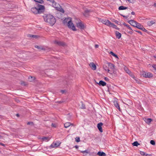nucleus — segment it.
I'll return each mask as SVG.
<instances>
[{
	"mask_svg": "<svg viewBox=\"0 0 156 156\" xmlns=\"http://www.w3.org/2000/svg\"><path fill=\"white\" fill-rule=\"evenodd\" d=\"M43 17L44 21L52 26L56 22L55 18L51 15L50 14H44Z\"/></svg>",
	"mask_w": 156,
	"mask_h": 156,
	"instance_id": "obj_1",
	"label": "nucleus"
},
{
	"mask_svg": "<svg viewBox=\"0 0 156 156\" xmlns=\"http://www.w3.org/2000/svg\"><path fill=\"white\" fill-rule=\"evenodd\" d=\"M36 6L32 8L31 9V12L34 14H41L44 12V6L38 3H36Z\"/></svg>",
	"mask_w": 156,
	"mask_h": 156,
	"instance_id": "obj_2",
	"label": "nucleus"
},
{
	"mask_svg": "<svg viewBox=\"0 0 156 156\" xmlns=\"http://www.w3.org/2000/svg\"><path fill=\"white\" fill-rule=\"evenodd\" d=\"M141 75L143 77L146 78H150L153 76V75L150 72H146L145 71L142 72Z\"/></svg>",
	"mask_w": 156,
	"mask_h": 156,
	"instance_id": "obj_3",
	"label": "nucleus"
},
{
	"mask_svg": "<svg viewBox=\"0 0 156 156\" xmlns=\"http://www.w3.org/2000/svg\"><path fill=\"white\" fill-rule=\"evenodd\" d=\"M67 26L69 29H72L73 31H76V30L75 26L71 20L69 21L68 22Z\"/></svg>",
	"mask_w": 156,
	"mask_h": 156,
	"instance_id": "obj_4",
	"label": "nucleus"
},
{
	"mask_svg": "<svg viewBox=\"0 0 156 156\" xmlns=\"http://www.w3.org/2000/svg\"><path fill=\"white\" fill-rule=\"evenodd\" d=\"M67 80H61L60 81L59 85H61L62 87H66L69 84L67 81Z\"/></svg>",
	"mask_w": 156,
	"mask_h": 156,
	"instance_id": "obj_5",
	"label": "nucleus"
},
{
	"mask_svg": "<svg viewBox=\"0 0 156 156\" xmlns=\"http://www.w3.org/2000/svg\"><path fill=\"white\" fill-rule=\"evenodd\" d=\"M106 25L112 27L113 28L117 30H119V28L117 27L116 25H115L114 23H111L110 21H108V23H106Z\"/></svg>",
	"mask_w": 156,
	"mask_h": 156,
	"instance_id": "obj_6",
	"label": "nucleus"
},
{
	"mask_svg": "<svg viewBox=\"0 0 156 156\" xmlns=\"http://www.w3.org/2000/svg\"><path fill=\"white\" fill-rule=\"evenodd\" d=\"M54 43L60 46H65L66 45V44L65 42L57 40H55L54 41Z\"/></svg>",
	"mask_w": 156,
	"mask_h": 156,
	"instance_id": "obj_7",
	"label": "nucleus"
},
{
	"mask_svg": "<svg viewBox=\"0 0 156 156\" xmlns=\"http://www.w3.org/2000/svg\"><path fill=\"white\" fill-rule=\"evenodd\" d=\"M91 12V10L86 9L84 10L83 14L86 17H87L89 15V14Z\"/></svg>",
	"mask_w": 156,
	"mask_h": 156,
	"instance_id": "obj_8",
	"label": "nucleus"
},
{
	"mask_svg": "<svg viewBox=\"0 0 156 156\" xmlns=\"http://www.w3.org/2000/svg\"><path fill=\"white\" fill-rule=\"evenodd\" d=\"M76 26L77 27H79L81 29H84V26L81 22H79L77 23Z\"/></svg>",
	"mask_w": 156,
	"mask_h": 156,
	"instance_id": "obj_9",
	"label": "nucleus"
},
{
	"mask_svg": "<svg viewBox=\"0 0 156 156\" xmlns=\"http://www.w3.org/2000/svg\"><path fill=\"white\" fill-rule=\"evenodd\" d=\"M128 22L134 27H135L136 23H137V22L133 20H129L128 21Z\"/></svg>",
	"mask_w": 156,
	"mask_h": 156,
	"instance_id": "obj_10",
	"label": "nucleus"
},
{
	"mask_svg": "<svg viewBox=\"0 0 156 156\" xmlns=\"http://www.w3.org/2000/svg\"><path fill=\"white\" fill-rule=\"evenodd\" d=\"M49 1L50 2L52 3V5L53 7L55 8H57V6L59 5V4L55 2L54 0H47Z\"/></svg>",
	"mask_w": 156,
	"mask_h": 156,
	"instance_id": "obj_11",
	"label": "nucleus"
},
{
	"mask_svg": "<svg viewBox=\"0 0 156 156\" xmlns=\"http://www.w3.org/2000/svg\"><path fill=\"white\" fill-rule=\"evenodd\" d=\"M103 124L102 122H100L98 124L97 127L98 128L99 130V131L101 132H103V130L102 128V126L103 125Z\"/></svg>",
	"mask_w": 156,
	"mask_h": 156,
	"instance_id": "obj_12",
	"label": "nucleus"
},
{
	"mask_svg": "<svg viewBox=\"0 0 156 156\" xmlns=\"http://www.w3.org/2000/svg\"><path fill=\"white\" fill-rule=\"evenodd\" d=\"M94 81L97 84H99L100 86H104L106 85V83L105 82L102 80H100L99 83L96 82L95 80H94Z\"/></svg>",
	"mask_w": 156,
	"mask_h": 156,
	"instance_id": "obj_13",
	"label": "nucleus"
},
{
	"mask_svg": "<svg viewBox=\"0 0 156 156\" xmlns=\"http://www.w3.org/2000/svg\"><path fill=\"white\" fill-rule=\"evenodd\" d=\"M89 66L91 69L93 70H95L96 69V67L95 64L93 62H91L89 64Z\"/></svg>",
	"mask_w": 156,
	"mask_h": 156,
	"instance_id": "obj_14",
	"label": "nucleus"
},
{
	"mask_svg": "<svg viewBox=\"0 0 156 156\" xmlns=\"http://www.w3.org/2000/svg\"><path fill=\"white\" fill-rule=\"evenodd\" d=\"M115 34L116 37L118 39H120L121 37V34L118 31H115Z\"/></svg>",
	"mask_w": 156,
	"mask_h": 156,
	"instance_id": "obj_15",
	"label": "nucleus"
},
{
	"mask_svg": "<svg viewBox=\"0 0 156 156\" xmlns=\"http://www.w3.org/2000/svg\"><path fill=\"white\" fill-rule=\"evenodd\" d=\"M108 66L110 68L113 70H114L115 69V66L113 64L111 63H108Z\"/></svg>",
	"mask_w": 156,
	"mask_h": 156,
	"instance_id": "obj_16",
	"label": "nucleus"
},
{
	"mask_svg": "<svg viewBox=\"0 0 156 156\" xmlns=\"http://www.w3.org/2000/svg\"><path fill=\"white\" fill-rule=\"evenodd\" d=\"M97 155L99 156H106L105 153L103 152L98 151L97 153Z\"/></svg>",
	"mask_w": 156,
	"mask_h": 156,
	"instance_id": "obj_17",
	"label": "nucleus"
},
{
	"mask_svg": "<svg viewBox=\"0 0 156 156\" xmlns=\"http://www.w3.org/2000/svg\"><path fill=\"white\" fill-rule=\"evenodd\" d=\"M58 5L57 6V8H56V9L62 13H64V9L62 8L61 7H60L59 8V7H58Z\"/></svg>",
	"mask_w": 156,
	"mask_h": 156,
	"instance_id": "obj_18",
	"label": "nucleus"
},
{
	"mask_svg": "<svg viewBox=\"0 0 156 156\" xmlns=\"http://www.w3.org/2000/svg\"><path fill=\"white\" fill-rule=\"evenodd\" d=\"M143 26L141 25L140 23L137 22L136 25L135 26V27L139 29H141V27H142Z\"/></svg>",
	"mask_w": 156,
	"mask_h": 156,
	"instance_id": "obj_19",
	"label": "nucleus"
},
{
	"mask_svg": "<svg viewBox=\"0 0 156 156\" xmlns=\"http://www.w3.org/2000/svg\"><path fill=\"white\" fill-rule=\"evenodd\" d=\"M152 121V119L150 118L145 119V122L147 124H149Z\"/></svg>",
	"mask_w": 156,
	"mask_h": 156,
	"instance_id": "obj_20",
	"label": "nucleus"
},
{
	"mask_svg": "<svg viewBox=\"0 0 156 156\" xmlns=\"http://www.w3.org/2000/svg\"><path fill=\"white\" fill-rule=\"evenodd\" d=\"M71 124V123L69 122H67L64 124V127L66 128H67L69 127Z\"/></svg>",
	"mask_w": 156,
	"mask_h": 156,
	"instance_id": "obj_21",
	"label": "nucleus"
},
{
	"mask_svg": "<svg viewBox=\"0 0 156 156\" xmlns=\"http://www.w3.org/2000/svg\"><path fill=\"white\" fill-rule=\"evenodd\" d=\"M155 23V22L153 21H150L147 22V25L149 26H151L153 24Z\"/></svg>",
	"mask_w": 156,
	"mask_h": 156,
	"instance_id": "obj_22",
	"label": "nucleus"
},
{
	"mask_svg": "<svg viewBox=\"0 0 156 156\" xmlns=\"http://www.w3.org/2000/svg\"><path fill=\"white\" fill-rule=\"evenodd\" d=\"M127 7L124 6H121L119 7L118 9L119 10H123L127 9Z\"/></svg>",
	"mask_w": 156,
	"mask_h": 156,
	"instance_id": "obj_23",
	"label": "nucleus"
},
{
	"mask_svg": "<svg viewBox=\"0 0 156 156\" xmlns=\"http://www.w3.org/2000/svg\"><path fill=\"white\" fill-rule=\"evenodd\" d=\"M124 69L125 71L128 74L129 73H130V72H131L130 71V70L129 69L126 67L125 66L124 67Z\"/></svg>",
	"mask_w": 156,
	"mask_h": 156,
	"instance_id": "obj_24",
	"label": "nucleus"
},
{
	"mask_svg": "<svg viewBox=\"0 0 156 156\" xmlns=\"http://www.w3.org/2000/svg\"><path fill=\"white\" fill-rule=\"evenodd\" d=\"M114 105L120 111V108L119 106L118 103L116 101H115L114 102Z\"/></svg>",
	"mask_w": 156,
	"mask_h": 156,
	"instance_id": "obj_25",
	"label": "nucleus"
},
{
	"mask_svg": "<svg viewBox=\"0 0 156 156\" xmlns=\"http://www.w3.org/2000/svg\"><path fill=\"white\" fill-rule=\"evenodd\" d=\"M109 53L110 54H111L113 56L115 57V58H116L117 59H119V58L118 57V56L117 55L115 54L112 51H110V52Z\"/></svg>",
	"mask_w": 156,
	"mask_h": 156,
	"instance_id": "obj_26",
	"label": "nucleus"
},
{
	"mask_svg": "<svg viewBox=\"0 0 156 156\" xmlns=\"http://www.w3.org/2000/svg\"><path fill=\"white\" fill-rule=\"evenodd\" d=\"M28 37H33L34 38H37L38 37V36L34 35L29 34L28 35Z\"/></svg>",
	"mask_w": 156,
	"mask_h": 156,
	"instance_id": "obj_27",
	"label": "nucleus"
},
{
	"mask_svg": "<svg viewBox=\"0 0 156 156\" xmlns=\"http://www.w3.org/2000/svg\"><path fill=\"white\" fill-rule=\"evenodd\" d=\"M81 105L80 107V108L81 109H85L86 108L85 105L84 104H83V102L81 101Z\"/></svg>",
	"mask_w": 156,
	"mask_h": 156,
	"instance_id": "obj_28",
	"label": "nucleus"
},
{
	"mask_svg": "<svg viewBox=\"0 0 156 156\" xmlns=\"http://www.w3.org/2000/svg\"><path fill=\"white\" fill-rule=\"evenodd\" d=\"M132 145L133 146H137L138 145H139L140 144L137 141L134 142L133 144Z\"/></svg>",
	"mask_w": 156,
	"mask_h": 156,
	"instance_id": "obj_29",
	"label": "nucleus"
},
{
	"mask_svg": "<svg viewBox=\"0 0 156 156\" xmlns=\"http://www.w3.org/2000/svg\"><path fill=\"white\" fill-rule=\"evenodd\" d=\"M42 139L44 141H48L49 139L48 137H44L42 138Z\"/></svg>",
	"mask_w": 156,
	"mask_h": 156,
	"instance_id": "obj_30",
	"label": "nucleus"
},
{
	"mask_svg": "<svg viewBox=\"0 0 156 156\" xmlns=\"http://www.w3.org/2000/svg\"><path fill=\"white\" fill-rule=\"evenodd\" d=\"M128 74H129L133 78H135L134 76L131 72H130V73H129Z\"/></svg>",
	"mask_w": 156,
	"mask_h": 156,
	"instance_id": "obj_31",
	"label": "nucleus"
},
{
	"mask_svg": "<svg viewBox=\"0 0 156 156\" xmlns=\"http://www.w3.org/2000/svg\"><path fill=\"white\" fill-rule=\"evenodd\" d=\"M36 48H37L38 49H41V50H44V49L43 48H41L40 46L36 45L35 46Z\"/></svg>",
	"mask_w": 156,
	"mask_h": 156,
	"instance_id": "obj_32",
	"label": "nucleus"
},
{
	"mask_svg": "<svg viewBox=\"0 0 156 156\" xmlns=\"http://www.w3.org/2000/svg\"><path fill=\"white\" fill-rule=\"evenodd\" d=\"M140 154L141 155H146V156H147V155H148V154H146V153L143 151H140Z\"/></svg>",
	"mask_w": 156,
	"mask_h": 156,
	"instance_id": "obj_33",
	"label": "nucleus"
},
{
	"mask_svg": "<svg viewBox=\"0 0 156 156\" xmlns=\"http://www.w3.org/2000/svg\"><path fill=\"white\" fill-rule=\"evenodd\" d=\"M150 144L153 145H154L155 144V141L154 140H151L150 141Z\"/></svg>",
	"mask_w": 156,
	"mask_h": 156,
	"instance_id": "obj_34",
	"label": "nucleus"
},
{
	"mask_svg": "<svg viewBox=\"0 0 156 156\" xmlns=\"http://www.w3.org/2000/svg\"><path fill=\"white\" fill-rule=\"evenodd\" d=\"M75 141L77 142H79L80 141V138L79 137H76L75 138Z\"/></svg>",
	"mask_w": 156,
	"mask_h": 156,
	"instance_id": "obj_35",
	"label": "nucleus"
},
{
	"mask_svg": "<svg viewBox=\"0 0 156 156\" xmlns=\"http://www.w3.org/2000/svg\"><path fill=\"white\" fill-rule=\"evenodd\" d=\"M108 21H109V20H103L102 21V22L103 23H104L105 24V25H106V23H108Z\"/></svg>",
	"mask_w": 156,
	"mask_h": 156,
	"instance_id": "obj_36",
	"label": "nucleus"
},
{
	"mask_svg": "<svg viewBox=\"0 0 156 156\" xmlns=\"http://www.w3.org/2000/svg\"><path fill=\"white\" fill-rule=\"evenodd\" d=\"M141 30H143V31L147 32V30H146L144 27L143 26L142 27H141Z\"/></svg>",
	"mask_w": 156,
	"mask_h": 156,
	"instance_id": "obj_37",
	"label": "nucleus"
},
{
	"mask_svg": "<svg viewBox=\"0 0 156 156\" xmlns=\"http://www.w3.org/2000/svg\"><path fill=\"white\" fill-rule=\"evenodd\" d=\"M50 147L52 148H53L56 147V144H54V143H53L50 146Z\"/></svg>",
	"mask_w": 156,
	"mask_h": 156,
	"instance_id": "obj_38",
	"label": "nucleus"
},
{
	"mask_svg": "<svg viewBox=\"0 0 156 156\" xmlns=\"http://www.w3.org/2000/svg\"><path fill=\"white\" fill-rule=\"evenodd\" d=\"M103 68L105 71H107L108 69V67L105 65H104L103 66Z\"/></svg>",
	"mask_w": 156,
	"mask_h": 156,
	"instance_id": "obj_39",
	"label": "nucleus"
},
{
	"mask_svg": "<svg viewBox=\"0 0 156 156\" xmlns=\"http://www.w3.org/2000/svg\"><path fill=\"white\" fill-rule=\"evenodd\" d=\"M81 152L82 153H83V154H84V153H86L87 154L88 153V151L87 150H86L84 151H81Z\"/></svg>",
	"mask_w": 156,
	"mask_h": 156,
	"instance_id": "obj_40",
	"label": "nucleus"
},
{
	"mask_svg": "<svg viewBox=\"0 0 156 156\" xmlns=\"http://www.w3.org/2000/svg\"><path fill=\"white\" fill-rule=\"evenodd\" d=\"M60 144H61V143H59L58 142L54 143V144H56V147H57V146L59 145Z\"/></svg>",
	"mask_w": 156,
	"mask_h": 156,
	"instance_id": "obj_41",
	"label": "nucleus"
},
{
	"mask_svg": "<svg viewBox=\"0 0 156 156\" xmlns=\"http://www.w3.org/2000/svg\"><path fill=\"white\" fill-rule=\"evenodd\" d=\"M27 124L28 125H34V123L32 122H28L27 123Z\"/></svg>",
	"mask_w": 156,
	"mask_h": 156,
	"instance_id": "obj_42",
	"label": "nucleus"
},
{
	"mask_svg": "<svg viewBox=\"0 0 156 156\" xmlns=\"http://www.w3.org/2000/svg\"><path fill=\"white\" fill-rule=\"evenodd\" d=\"M130 30L129 31L128 33L130 34H132L133 33V30L131 29V30Z\"/></svg>",
	"mask_w": 156,
	"mask_h": 156,
	"instance_id": "obj_43",
	"label": "nucleus"
},
{
	"mask_svg": "<svg viewBox=\"0 0 156 156\" xmlns=\"http://www.w3.org/2000/svg\"><path fill=\"white\" fill-rule=\"evenodd\" d=\"M128 1V2L131 3H134V1L133 0H127Z\"/></svg>",
	"mask_w": 156,
	"mask_h": 156,
	"instance_id": "obj_44",
	"label": "nucleus"
},
{
	"mask_svg": "<svg viewBox=\"0 0 156 156\" xmlns=\"http://www.w3.org/2000/svg\"><path fill=\"white\" fill-rule=\"evenodd\" d=\"M51 126H52L55 127V128L56 127V126L55 124L54 123H52L51 124Z\"/></svg>",
	"mask_w": 156,
	"mask_h": 156,
	"instance_id": "obj_45",
	"label": "nucleus"
},
{
	"mask_svg": "<svg viewBox=\"0 0 156 156\" xmlns=\"http://www.w3.org/2000/svg\"><path fill=\"white\" fill-rule=\"evenodd\" d=\"M136 32H138V33H139L140 35H142V32L140 31H138V30H136L135 31Z\"/></svg>",
	"mask_w": 156,
	"mask_h": 156,
	"instance_id": "obj_46",
	"label": "nucleus"
},
{
	"mask_svg": "<svg viewBox=\"0 0 156 156\" xmlns=\"http://www.w3.org/2000/svg\"><path fill=\"white\" fill-rule=\"evenodd\" d=\"M66 91L65 90H61V92L62 94L64 93Z\"/></svg>",
	"mask_w": 156,
	"mask_h": 156,
	"instance_id": "obj_47",
	"label": "nucleus"
},
{
	"mask_svg": "<svg viewBox=\"0 0 156 156\" xmlns=\"http://www.w3.org/2000/svg\"><path fill=\"white\" fill-rule=\"evenodd\" d=\"M104 79L105 81H108L109 80L108 78L107 77H105Z\"/></svg>",
	"mask_w": 156,
	"mask_h": 156,
	"instance_id": "obj_48",
	"label": "nucleus"
},
{
	"mask_svg": "<svg viewBox=\"0 0 156 156\" xmlns=\"http://www.w3.org/2000/svg\"><path fill=\"white\" fill-rule=\"evenodd\" d=\"M120 15L123 16V17L125 18L126 19H127V18L128 17V16H126L122 14H120Z\"/></svg>",
	"mask_w": 156,
	"mask_h": 156,
	"instance_id": "obj_49",
	"label": "nucleus"
},
{
	"mask_svg": "<svg viewBox=\"0 0 156 156\" xmlns=\"http://www.w3.org/2000/svg\"><path fill=\"white\" fill-rule=\"evenodd\" d=\"M129 30H131V28L129 26V25H128L126 27Z\"/></svg>",
	"mask_w": 156,
	"mask_h": 156,
	"instance_id": "obj_50",
	"label": "nucleus"
},
{
	"mask_svg": "<svg viewBox=\"0 0 156 156\" xmlns=\"http://www.w3.org/2000/svg\"><path fill=\"white\" fill-rule=\"evenodd\" d=\"M0 145H2V146H3L4 147H5V144H3V143H0Z\"/></svg>",
	"mask_w": 156,
	"mask_h": 156,
	"instance_id": "obj_51",
	"label": "nucleus"
},
{
	"mask_svg": "<svg viewBox=\"0 0 156 156\" xmlns=\"http://www.w3.org/2000/svg\"><path fill=\"white\" fill-rule=\"evenodd\" d=\"M98 46H99V45L98 44H96L95 45V48H98Z\"/></svg>",
	"mask_w": 156,
	"mask_h": 156,
	"instance_id": "obj_52",
	"label": "nucleus"
},
{
	"mask_svg": "<svg viewBox=\"0 0 156 156\" xmlns=\"http://www.w3.org/2000/svg\"><path fill=\"white\" fill-rule=\"evenodd\" d=\"M107 70L108 71V73H110V74H112V73H111L110 72V70L109 69H108Z\"/></svg>",
	"mask_w": 156,
	"mask_h": 156,
	"instance_id": "obj_53",
	"label": "nucleus"
},
{
	"mask_svg": "<svg viewBox=\"0 0 156 156\" xmlns=\"http://www.w3.org/2000/svg\"><path fill=\"white\" fill-rule=\"evenodd\" d=\"M123 25H124V26H126L127 27V25H128V24H127L126 23H123Z\"/></svg>",
	"mask_w": 156,
	"mask_h": 156,
	"instance_id": "obj_54",
	"label": "nucleus"
},
{
	"mask_svg": "<svg viewBox=\"0 0 156 156\" xmlns=\"http://www.w3.org/2000/svg\"><path fill=\"white\" fill-rule=\"evenodd\" d=\"M131 14L133 15H135V13L134 12H131Z\"/></svg>",
	"mask_w": 156,
	"mask_h": 156,
	"instance_id": "obj_55",
	"label": "nucleus"
},
{
	"mask_svg": "<svg viewBox=\"0 0 156 156\" xmlns=\"http://www.w3.org/2000/svg\"><path fill=\"white\" fill-rule=\"evenodd\" d=\"M74 147H75L76 149H77L78 148L79 146H77V145H76Z\"/></svg>",
	"mask_w": 156,
	"mask_h": 156,
	"instance_id": "obj_56",
	"label": "nucleus"
},
{
	"mask_svg": "<svg viewBox=\"0 0 156 156\" xmlns=\"http://www.w3.org/2000/svg\"><path fill=\"white\" fill-rule=\"evenodd\" d=\"M114 22L117 23H118V21L116 20H115V21H114Z\"/></svg>",
	"mask_w": 156,
	"mask_h": 156,
	"instance_id": "obj_57",
	"label": "nucleus"
},
{
	"mask_svg": "<svg viewBox=\"0 0 156 156\" xmlns=\"http://www.w3.org/2000/svg\"><path fill=\"white\" fill-rule=\"evenodd\" d=\"M154 6L156 7V3H154Z\"/></svg>",
	"mask_w": 156,
	"mask_h": 156,
	"instance_id": "obj_58",
	"label": "nucleus"
},
{
	"mask_svg": "<svg viewBox=\"0 0 156 156\" xmlns=\"http://www.w3.org/2000/svg\"><path fill=\"white\" fill-rule=\"evenodd\" d=\"M63 102L62 101H58V102L59 103H62Z\"/></svg>",
	"mask_w": 156,
	"mask_h": 156,
	"instance_id": "obj_59",
	"label": "nucleus"
},
{
	"mask_svg": "<svg viewBox=\"0 0 156 156\" xmlns=\"http://www.w3.org/2000/svg\"><path fill=\"white\" fill-rule=\"evenodd\" d=\"M31 77L32 78H33V80H34L35 79V78L34 77H32V76H31Z\"/></svg>",
	"mask_w": 156,
	"mask_h": 156,
	"instance_id": "obj_60",
	"label": "nucleus"
},
{
	"mask_svg": "<svg viewBox=\"0 0 156 156\" xmlns=\"http://www.w3.org/2000/svg\"><path fill=\"white\" fill-rule=\"evenodd\" d=\"M16 115V116H17V117H19V114H17Z\"/></svg>",
	"mask_w": 156,
	"mask_h": 156,
	"instance_id": "obj_61",
	"label": "nucleus"
},
{
	"mask_svg": "<svg viewBox=\"0 0 156 156\" xmlns=\"http://www.w3.org/2000/svg\"><path fill=\"white\" fill-rule=\"evenodd\" d=\"M2 138V136L1 135H0V138Z\"/></svg>",
	"mask_w": 156,
	"mask_h": 156,
	"instance_id": "obj_62",
	"label": "nucleus"
},
{
	"mask_svg": "<svg viewBox=\"0 0 156 156\" xmlns=\"http://www.w3.org/2000/svg\"><path fill=\"white\" fill-rule=\"evenodd\" d=\"M71 125H72V126H74V125L73 124H72V123H71Z\"/></svg>",
	"mask_w": 156,
	"mask_h": 156,
	"instance_id": "obj_63",
	"label": "nucleus"
},
{
	"mask_svg": "<svg viewBox=\"0 0 156 156\" xmlns=\"http://www.w3.org/2000/svg\"><path fill=\"white\" fill-rule=\"evenodd\" d=\"M154 57L155 58H156V56H154Z\"/></svg>",
	"mask_w": 156,
	"mask_h": 156,
	"instance_id": "obj_64",
	"label": "nucleus"
}]
</instances>
